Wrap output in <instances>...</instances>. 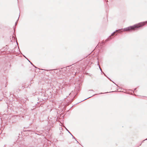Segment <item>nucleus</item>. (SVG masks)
I'll list each match as a JSON object with an SVG mask.
<instances>
[{
	"instance_id": "obj_1",
	"label": "nucleus",
	"mask_w": 147,
	"mask_h": 147,
	"mask_svg": "<svg viewBox=\"0 0 147 147\" xmlns=\"http://www.w3.org/2000/svg\"><path fill=\"white\" fill-rule=\"evenodd\" d=\"M147 23V21L145 22H141L137 24H135L133 26H130L128 27L125 28L124 29H121L117 30L115 31L111 35L109 36V37L107 39H106L105 40V42H107L109 39H111V38H110V37L111 36H113L116 32H118L121 30H122V31H121V32L123 31H129L131 30H134L136 28H139L142 26L145 25Z\"/></svg>"
},
{
	"instance_id": "obj_8",
	"label": "nucleus",
	"mask_w": 147,
	"mask_h": 147,
	"mask_svg": "<svg viewBox=\"0 0 147 147\" xmlns=\"http://www.w3.org/2000/svg\"><path fill=\"white\" fill-rule=\"evenodd\" d=\"M30 62V63H31V64L33 65V64H32V63L31 62Z\"/></svg>"
},
{
	"instance_id": "obj_4",
	"label": "nucleus",
	"mask_w": 147,
	"mask_h": 147,
	"mask_svg": "<svg viewBox=\"0 0 147 147\" xmlns=\"http://www.w3.org/2000/svg\"><path fill=\"white\" fill-rule=\"evenodd\" d=\"M98 65L100 71H101V72H102V69L100 68V65H99V61H98Z\"/></svg>"
},
{
	"instance_id": "obj_2",
	"label": "nucleus",
	"mask_w": 147,
	"mask_h": 147,
	"mask_svg": "<svg viewBox=\"0 0 147 147\" xmlns=\"http://www.w3.org/2000/svg\"><path fill=\"white\" fill-rule=\"evenodd\" d=\"M66 130L67 131H68V132L72 136V137H73V138H74V139H75V140L77 141V142H78L76 140V139L75 138V137H74L72 135V134L69 131V130H67V129H66Z\"/></svg>"
},
{
	"instance_id": "obj_5",
	"label": "nucleus",
	"mask_w": 147,
	"mask_h": 147,
	"mask_svg": "<svg viewBox=\"0 0 147 147\" xmlns=\"http://www.w3.org/2000/svg\"><path fill=\"white\" fill-rule=\"evenodd\" d=\"M19 18H18V20H17V21H16V23H15V25H16H16L17 24V23H18V20Z\"/></svg>"
},
{
	"instance_id": "obj_6",
	"label": "nucleus",
	"mask_w": 147,
	"mask_h": 147,
	"mask_svg": "<svg viewBox=\"0 0 147 147\" xmlns=\"http://www.w3.org/2000/svg\"><path fill=\"white\" fill-rule=\"evenodd\" d=\"M91 97V96H90V97H89V98H86V99H85L84 100H82V101H84V100H86V99H88V98H90V97Z\"/></svg>"
},
{
	"instance_id": "obj_9",
	"label": "nucleus",
	"mask_w": 147,
	"mask_h": 147,
	"mask_svg": "<svg viewBox=\"0 0 147 147\" xmlns=\"http://www.w3.org/2000/svg\"><path fill=\"white\" fill-rule=\"evenodd\" d=\"M136 89V88H135V89H134V90H135Z\"/></svg>"
},
{
	"instance_id": "obj_7",
	"label": "nucleus",
	"mask_w": 147,
	"mask_h": 147,
	"mask_svg": "<svg viewBox=\"0 0 147 147\" xmlns=\"http://www.w3.org/2000/svg\"><path fill=\"white\" fill-rule=\"evenodd\" d=\"M103 73L105 75V76H106V75H105V73H104V72H103Z\"/></svg>"
},
{
	"instance_id": "obj_3",
	"label": "nucleus",
	"mask_w": 147,
	"mask_h": 147,
	"mask_svg": "<svg viewBox=\"0 0 147 147\" xmlns=\"http://www.w3.org/2000/svg\"><path fill=\"white\" fill-rule=\"evenodd\" d=\"M98 65L100 71H101V72H102V69L100 68V65H99V61H98Z\"/></svg>"
}]
</instances>
